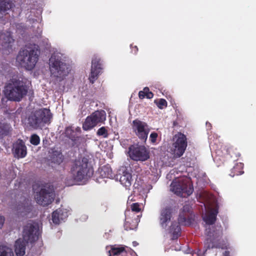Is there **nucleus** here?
<instances>
[{"instance_id":"f257e3e1","label":"nucleus","mask_w":256,"mask_h":256,"mask_svg":"<svg viewBox=\"0 0 256 256\" xmlns=\"http://www.w3.org/2000/svg\"><path fill=\"white\" fill-rule=\"evenodd\" d=\"M94 169L88 164V160L85 157L78 158L72 162L70 174L75 182L88 180L94 174Z\"/></svg>"},{"instance_id":"f03ea898","label":"nucleus","mask_w":256,"mask_h":256,"mask_svg":"<svg viewBox=\"0 0 256 256\" xmlns=\"http://www.w3.org/2000/svg\"><path fill=\"white\" fill-rule=\"evenodd\" d=\"M28 88L26 81L12 78L6 84L4 92L9 100L20 102L27 94Z\"/></svg>"},{"instance_id":"7ed1b4c3","label":"nucleus","mask_w":256,"mask_h":256,"mask_svg":"<svg viewBox=\"0 0 256 256\" xmlns=\"http://www.w3.org/2000/svg\"><path fill=\"white\" fill-rule=\"evenodd\" d=\"M52 115L48 108H42L32 111L26 118V124L30 128L37 130L50 124Z\"/></svg>"},{"instance_id":"20e7f679","label":"nucleus","mask_w":256,"mask_h":256,"mask_svg":"<svg viewBox=\"0 0 256 256\" xmlns=\"http://www.w3.org/2000/svg\"><path fill=\"white\" fill-rule=\"evenodd\" d=\"M207 238L204 242L205 249L204 254L208 250L214 248L222 249L226 248L227 247L226 242L222 239L223 232L222 228L220 226H212L206 230Z\"/></svg>"},{"instance_id":"39448f33","label":"nucleus","mask_w":256,"mask_h":256,"mask_svg":"<svg viewBox=\"0 0 256 256\" xmlns=\"http://www.w3.org/2000/svg\"><path fill=\"white\" fill-rule=\"evenodd\" d=\"M16 59L22 66L28 70H32L38 59V50L35 48L26 46L20 50Z\"/></svg>"},{"instance_id":"423d86ee","label":"nucleus","mask_w":256,"mask_h":256,"mask_svg":"<svg viewBox=\"0 0 256 256\" xmlns=\"http://www.w3.org/2000/svg\"><path fill=\"white\" fill-rule=\"evenodd\" d=\"M170 190L176 195L185 198L192 193L194 188L188 178H182L177 181H172L170 184Z\"/></svg>"},{"instance_id":"0eeeda50","label":"nucleus","mask_w":256,"mask_h":256,"mask_svg":"<svg viewBox=\"0 0 256 256\" xmlns=\"http://www.w3.org/2000/svg\"><path fill=\"white\" fill-rule=\"evenodd\" d=\"M34 198L38 204L44 206H47L54 200L53 190L50 186L44 185L38 192H35Z\"/></svg>"},{"instance_id":"6e6552de","label":"nucleus","mask_w":256,"mask_h":256,"mask_svg":"<svg viewBox=\"0 0 256 256\" xmlns=\"http://www.w3.org/2000/svg\"><path fill=\"white\" fill-rule=\"evenodd\" d=\"M50 64L51 74L54 77L62 78L66 75V64L61 60L59 56H52L50 58Z\"/></svg>"},{"instance_id":"1a4fd4ad","label":"nucleus","mask_w":256,"mask_h":256,"mask_svg":"<svg viewBox=\"0 0 256 256\" xmlns=\"http://www.w3.org/2000/svg\"><path fill=\"white\" fill-rule=\"evenodd\" d=\"M130 158L136 161H146L150 158V152L144 146L139 144L131 145L128 148Z\"/></svg>"},{"instance_id":"9d476101","label":"nucleus","mask_w":256,"mask_h":256,"mask_svg":"<svg viewBox=\"0 0 256 256\" xmlns=\"http://www.w3.org/2000/svg\"><path fill=\"white\" fill-rule=\"evenodd\" d=\"M132 128L133 132L135 133L138 138L142 141L146 142L150 131L148 124L136 118L132 121Z\"/></svg>"},{"instance_id":"9b49d317","label":"nucleus","mask_w":256,"mask_h":256,"mask_svg":"<svg viewBox=\"0 0 256 256\" xmlns=\"http://www.w3.org/2000/svg\"><path fill=\"white\" fill-rule=\"evenodd\" d=\"M176 141L172 144V154L175 158H180L184 154L187 147V140L186 136L178 132L174 136Z\"/></svg>"},{"instance_id":"f8f14e48","label":"nucleus","mask_w":256,"mask_h":256,"mask_svg":"<svg viewBox=\"0 0 256 256\" xmlns=\"http://www.w3.org/2000/svg\"><path fill=\"white\" fill-rule=\"evenodd\" d=\"M38 226L34 222H28L23 227L22 239L33 243L38 238Z\"/></svg>"},{"instance_id":"ddd939ff","label":"nucleus","mask_w":256,"mask_h":256,"mask_svg":"<svg viewBox=\"0 0 256 256\" xmlns=\"http://www.w3.org/2000/svg\"><path fill=\"white\" fill-rule=\"evenodd\" d=\"M190 222L184 215L180 214L178 218V222H172L170 228V232L172 234V239L176 240L180 236L181 228L180 224L186 226Z\"/></svg>"},{"instance_id":"4468645a","label":"nucleus","mask_w":256,"mask_h":256,"mask_svg":"<svg viewBox=\"0 0 256 256\" xmlns=\"http://www.w3.org/2000/svg\"><path fill=\"white\" fill-rule=\"evenodd\" d=\"M172 209L170 206L162 208L159 216L160 224L163 228H166L172 216Z\"/></svg>"},{"instance_id":"2eb2a0df","label":"nucleus","mask_w":256,"mask_h":256,"mask_svg":"<svg viewBox=\"0 0 256 256\" xmlns=\"http://www.w3.org/2000/svg\"><path fill=\"white\" fill-rule=\"evenodd\" d=\"M102 70L100 59L97 57L92 58L91 72L88 78L92 84H94V81L98 78V76Z\"/></svg>"},{"instance_id":"dca6fc26","label":"nucleus","mask_w":256,"mask_h":256,"mask_svg":"<svg viewBox=\"0 0 256 256\" xmlns=\"http://www.w3.org/2000/svg\"><path fill=\"white\" fill-rule=\"evenodd\" d=\"M14 42L11 32H6L0 34V50L3 51L12 49V44Z\"/></svg>"},{"instance_id":"f3484780","label":"nucleus","mask_w":256,"mask_h":256,"mask_svg":"<svg viewBox=\"0 0 256 256\" xmlns=\"http://www.w3.org/2000/svg\"><path fill=\"white\" fill-rule=\"evenodd\" d=\"M12 151L14 157L17 158H24L27 154L26 147L21 140H18L13 144Z\"/></svg>"},{"instance_id":"a211bd4d","label":"nucleus","mask_w":256,"mask_h":256,"mask_svg":"<svg viewBox=\"0 0 256 256\" xmlns=\"http://www.w3.org/2000/svg\"><path fill=\"white\" fill-rule=\"evenodd\" d=\"M116 179L119 180L120 184L126 188H129L133 182L132 174L126 169L122 170V173L116 174Z\"/></svg>"},{"instance_id":"6ab92c4d","label":"nucleus","mask_w":256,"mask_h":256,"mask_svg":"<svg viewBox=\"0 0 256 256\" xmlns=\"http://www.w3.org/2000/svg\"><path fill=\"white\" fill-rule=\"evenodd\" d=\"M48 158L51 162L60 165L63 162L64 156L61 150L53 148L48 152Z\"/></svg>"},{"instance_id":"aec40b11","label":"nucleus","mask_w":256,"mask_h":256,"mask_svg":"<svg viewBox=\"0 0 256 256\" xmlns=\"http://www.w3.org/2000/svg\"><path fill=\"white\" fill-rule=\"evenodd\" d=\"M68 213L61 208L56 209L52 214V221L56 224H59L62 220H64L68 217Z\"/></svg>"},{"instance_id":"412c9836","label":"nucleus","mask_w":256,"mask_h":256,"mask_svg":"<svg viewBox=\"0 0 256 256\" xmlns=\"http://www.w3.org/2000/svg\"><path fill=\"white\" fill-rule=\"evenodd\" d=\"M29 242L19 238L15 242V252L17 256H23L25 254L26 247Z\"/></svg>"},{"instance_id":"4be33fe9","label":"nucleus","mask_w":256,"mask_h":256,"mask_svg":"<svg viewBox=\"0 0 256 256\" xmlns=\"http://www.w3.org/2000/svg\"><path fill=\"white\" fill-rule=\"evenodd\" d=\"M218 214V211L216 209H212L203 218V220L206 222V224L212 225L216 221Z\"/></svg>"},{"instance_id":"5701e85b","label":"nucleus","mask_w":256,"mask_h":256,"mask_svg":"<svg viewBox=\"0 0 256 256\" xmlns=\"http://www.w3.org/2000/svg\"><path fill=\"white\" fill-rule=\"evenodd\" d=\"M12 130V127L10 124L5 122H0V139L8 136Z\"/></svg>"},{"instance_id":"b1692460","label":"nucleus","mask_w":256,"mask_h":256,"mask_svg":"<svg viewBox=\"0 0 256 256\" xmlns=\"http://www.w3.org/2000/svg\"><path fill=\"white\" fill-rule=\"evenodd\" d=\"M91 114L96 124L106 120V112L103 110L95 111Z\"/></svg>"},{"instance_id":"393cba45","label":"nucleus","mask_w":256,"mask_h":256,"mask_svg":"<svg viewBox=\"0 0 256 256\" xmlns=\"http://www.w3.org/2000/svg\"><path fill=\"white\" fill-rule=\"evenodd\" d=\"M91 114L96 124L106 120V112L103 110L95 111Z\"/></svg>"},{"instance_id":"a878e982","label":"nucleus","mask_w":256,"mask_h":256,"mask_svg":"<svg viewBox=\"0 0 256 256\" xmlns=\"http://www.w3.org/2000/svg\"><path fill=\"white\" fill-rule=\"evenodd\" d=\"M97 124L95 122L94 118H92V114L87 116L86 119L85 120L84 122L82 124V128L84 130H89L94 126H96Z\"/></svg>"},{"instance_id":"bb28decb","label":"nucleus","mask_w":256,"mask_h":256,"mask_svg":"<svg viewBox=\"0 0 256 256\" xmlns=\"http://www.w3.org/2000/svg\"><path fill=\"white\" fill-rule=\"evenodd\" d=\"M100 174L103 178H112L114 176L112 170L108 165L104 166L101 168Z\"/></svg>"},{"instance_id":"cd10ccee","label":"nucleus","mask_w":256,"mask_h":256,"mask_svg":"<svg viewBox=\"0 0 256 256\" xmlns=\"http://www.w3.org/2000/svg\"><path fill=\"white\" fill-rule=\"evenodd\" d=\"M126 246H116V245L112 246L111 248L108 250L109 256H118L120 253L125 251Z\"/></svg>"},{"instance_id":"c85d7f7f","label":"nucleus","mask_w":256,"mask_h":256,"mask_svg":"<svg viewBox=\"0 0 256 256\" xmlns=\"http://www.w3.org/2000/svg\"><path fill=\"white\" fill-rule=\"evenodd\" d=\"M13 5L14 4L11 0H0V12L9 10Z\"/></svg>"},{"instance_id":"c756f323","label":"nucleus","mask_w":256,"mask_h":256,"mask_svg":"<svg viewBox=\"0 0 256 256\" xmlns=\"http://www.w3.org/2000/svg\"><path fill=\"white\" fill-rule=\"evenodd\" d=\"M153 96V93L150 91V89L148 87L144 88L142 90H140L138 92V97L140 99H143L145 97L147 98L150 99Z\"/></svg>"},{"instance_id":"7c9ffc66","label":"nucleus","mask_w":256,"mask_h":256,"mask_svg":"<svg viewBox=\"0 0 256 256\" xmlns=\"http://www.w3.org/2000/svg\"><path fill=\"white\" fill-rule=\"evenodd\" d=\"M244 173L242 170V163L237 164L232 170L230 175L234 176L235 175L239 176Z\"/></svg>"},{"instance_id":"2f4dec72","label":"nucleus","mask_w":256,"mask_h":256,"mask_svg":"<svg viewBox=\"0 0 256 256\" xmlns=\"http://www.w3.org/2000/svg\"><path fill=\"white\" fill-rule=\"evenodd\" d=\"M10 70L11 68L8 64L5 62L0 64V74L6 76Z\"/></svg>"},{"instance_id":"473e14b6","label":"nucleus","mask_w":256,"mask_h":256,"mask_svg":"<svg viewBox=\"0 0 256 256\" xmlns=\"http://www.w3.org/2000/svg\"><path fill=\"white\" fill-rule=\"evenodd\" d=\"M137 225V222L135 220H129L128 218L126 220L124 226L125 228V230H128L135 229L136 228Z\"/></svg>"},{"instance_id":"72a5a7b5","label":"nucleus","mask_w":256,"mask_h":256,"mask_svg":"<svg viewBox=\"0 0 256 256\" xmlns=\"http://www.w3.org/2000/svg\"><path fill=\"white\" fill-rule=\"evenodd\" d=\"M0 256H14V253L8 247L0 246Z\"/></svg>"},{"instance_id":"f704fd0d","label":"nucleus","mask_w":256,"mask_h":256,"mask_svg":"<svg viewBox=\"0 0 256 256\" xmlns=\"http://www.w3.org/2000/svg\"><path fill=\"white\" fill-rule=\"evenodd\" d=\"M154 102L156 104V106L160 109H164L167 107L168 102L164 98H160L156 100H155Z\"/></svg>"},{"instance_id":"c9c22d12","label":"nucleus","mask_w":256,"mask_h":256,"mask_svg":"<svg viewBox=\"0 0 256 256\" xmlns=\"http://www.w3.org/2000/svg\"><path fill=\"white\" fill-rule=\"evenodd\" d=\"M66 136L70 139L74 140H76L75 132L71 127H68L65 130Z\"/></svg>"},{"instance_id":"e433bc0d","label":"nucleus","mask_w":256,"mask_h":256,"mask_svg":"<svg viewBox=\"0 0 256 256\" xmlns=\"http://www.w3.org/2000/svg\"><path fill=\"white\" fill-rule=\"evenodd\" d=\"M96 134L98 136H102L104 138H108V130L104 126L100 128L98 130Z\"/></svg>"},{"instance_id":"4c0bfd02","label":"nucleus","mask_w":256,"mask_h":256,"mask_svg":"<svg viewBox=\"0 0 256 256\" xmlns=\"http://www.w3.org/2000/svg\"><path fill=\"white\" fill-rule=\"evenodd\" d=\"M30 142L34 146L38 145L40 142V138L36 134H33L30 138Z\"/></svg>"},{"instance_id":"58836bf2","label":"nucleus","mask_w":256,"mask_h":256,"mask_svg":"<svg viewBox=\"0 0 256 256\" xmlns=\"http://www.w3.org/2000/svg\"><path fill=\"white\" fill-rule=\"evenodd\" d=\"M130 208L132 212H138L141 210L140 204L138 202L133 203L130 205Z\"/></svg>"},{"instance_id":"ea45409f","label":"nucleus","mask_w":256,"mask_h":256,"mask_svg":"<svg viewBox=\"0 0 256 256\" xmlns=\"http://www.w3.org/2000/svg\"><path fill=\"white\" fill-rule=\"evenodd\" d=\"M158 137V134L156 132H152L150 136V140L152 143L154 144Z\"/></svg>"},{"instance_id":"a19ab883","label":"nucleus","mask_w":256,"mask_h":256,"mask_svg":"<svg viewBox=\"0 0 256 256\" xmlns=\"http://www.w3.org/2000/svg\"><path fill=\"white\" fill-rule=\"evenodd\" d=\"M130 48L132 52L134 54H136L138 52V48L136 46H133L132 44L130 45Z\"/></svg>"},{"instance_id":"79ce46f5","label":"nucleus","mask_w":256,"mask_h":256,"mask_svg":"<svg viewBox=\"0 0 256 256\" xmlns=\"http://www.w3.org/2000/svg\"><path fill=\"white\" fill-rule=\"evenodd\" d=\"M5 221V218L0 214V229L2 228Z\"/></svg>"},{"instance_id":"37998d69","label":"nucleus","mask_w":256,"mask_h":256,"mask_svg":"<svg viewBox=\"0 0 256 256\" xmlns=\"http://www.w3.org/2000/svg\"><path fill=\"white\" fill-rule=\"evenodd\" d=\"M48 140L45 139L43 140V145L44 148H46L48 146Z\"/></svg>"},{"instance_id":"c03bdc74","label":"nucleus","mask_w":256,"mask_h":256,"mask_svg":"<svg viewBox=\"0 0 256 256\" xmlns=\"http://www.w3.org/2000/svg\"><path fill=\"white\" fill-rule=\"evenodd\" d=\"M222 256H230V252L228 251H225L223 253Z\"/></svg>"},{"instance_id":"a18cd8bd","label":"nucleus","mask_w":256,"mask_h":256,"mask_svg":"<svg viewBox=\"0 0 256 256\" xmlns=\"http://www.w3.org/2000/svg\"><path fill=\"white\" fill-rule=\"evenodd\" d=\"M138 243L136 241H134L132 242V245L134 246H138Z\"/></svg>"},{"instance_id":"49530a36","label":"nucleus","mask_w":256,"mask_h":256,"mask_svg":"<svg viewBox=\"0 0 256 256\" xmlns=\"http://www.w3.org/2000/svg\"><path fill=\"white\" fill-rule=\"evenodd\" d=\"M36 186H37V184H34V185H33V189H34V190H36Z\"/></svg>"},{"instance_id":"de8ad7c7","label":"nucleus","mask_w":256,"mask_h":256,"mask_svg":"<svg viewBox=\"0 0 256 256\" xmlns=\"http://www.w3.org/2000/svg\"><path fill=\"white\" fill-rule=\"evenodd\" d=\"M122 256H128V254H127V253H125L124 254V255H122Z\"/></svg>"}]
</instances>
